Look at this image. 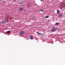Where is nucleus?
<instances>
[{
    "instance_id": "obj_7",
    "label": "nucleus",
    "mask_w": 65,
    "mask_h": 65,
    "mask_svg": "<svg viewBox=\"0 0 65 65\" xmlns=\"http://www.w3.org/2000/svg\"><path fill=\"white\" fill-rule=\"evenodd\" d=\"M30 39L31 40H32V39H33V36H30Z\"/></svg>"
},
{
    "instance_id": "obj_1",
    "label": "nucleus",
    "mask_w": 65,
    "mask_h": 65,
    "mask_svg": "<svg viewBox=\"0 0 65 65\" xmlns=\"http://www.w3.org/2000/svg\"><path fill=\"white\" fill-rule=\"evenodd\" d=\"M51 31L52 32L56 31V28L55 27H53L52 28V29L51 30Z\"/></svg>"
},
{
    "instance_id": "obj_2",
    "label": "nucleus",
    "mask_w": 65,
    "mask_h": 65,
    "mask_svg": "<svg viewBox=\"0 0 65 65\" xmlns=\"http://www.w3.org/2000/svg\"><path fill=\"white\" fill-rule=\"evenodd\" d=\"M20 34H21V35H22L24 34V32L23 31H21L20 32Z\"/></svg>"
},
{
    "instance_id": "obj_8",
    "label": "nucleus",
    "mask_w": 65,
    "mask_h": 65,
    "mask_svg": "<svg viewBox=\"0 0 65 65\" xmlns=\"http://www.w3.org/2000/svg\"><path fill=\"white\" fill-rule=\"evenodd\" d=\"M60 11L59 10H57V13H60Z\"/></svg>"
},
{
    "instance_id": "obj_13",
    "label": "nucleus",
    "mask_w": 65,
    "mask_h": 65,
    "mask_svg": "<svg viewBox=\"0 0 65 65\" xmlns=\"http://www.w3.org/2000/svg\"><path fill=\"white\" fill-rule=\"evenodd\" d=\"M49 18V17H48V16H47L45 17V18Z\"/></svg>"
},
{
    "instance_id": "obj_5",
    "label": "nucleus",
    "mask_w": 65,
    "mask_h": 65,
    "mask_svg": "<svg viewBox=\"0 0 65 65\" xmlns=\"http://www.w3.org/2000/svg\"><path fill=\"white\" fill-rule=\"evenodd\" d=\"M59 17H63V15H62V14H59Z\"/></svg>"
},
{
    "instance_id": "obj_4",
    "label": "nucleus",
    "mask_w": 65,
    "mask_h": 65,
    "mask_svg": "<svg viewBox=\"0 0 65 65\" xmlns=\"http://www.w3.org/2000/svg\"><path fill=\"white\" fill-rule=\"evenodd\" d=\"M24 3V2L23 1H20L19 2V4H23Z\"/></svg>"
},
{
    "instance_id": "obj_12",
    "label": "nucleus",
    "mask_w": 65,
    "mask_h": 65,
    "mask_svg": "<svg viewBox=\"0 0 65 65\" xmlns=\"http://www.w3.org/2000/svg\"><path fill=\"white\" fill-rule=\"evenodd\" d=\"M37 33H38V34H41L40 33H39L38 32H37Z\"/></svg>"
},
{
    "instance_id": "obj_3",
    "label": "nucleus",
    "mask_w": 65,
    "mask_h": 65,
    "mask_svg": "<svg viewBox=\"0 0 65 65\" xmlns=\"http://www.w3.org/2000/svg\"><path fill=\"white\" fill-rule=\"evenodd\" d=\"M24 9V8L20 7L19 9V10L20 11H23V10Z\"/></svg>"
},
{
    "instance_id": "obj_15",
    "label": "nucleus",
    "mask_w": 65,
    "mask_h": 65,
    "mask_svg": "<svg viewBox=\"0 0 65 65\" xmlns=\"http://www.w3.org/2000/svg\"><path fill=\"white\" fill-rule=\"evenodd\" d=\"M2 1V0H0V2H1Z\"/></svg>"
},
{
    "instance_id": "obj_6",
    "label": "nucleus",
    "mask_w": 65,
    "mask_h": 65,
    "mask_svg": "<svg viewBox=\"0 0 65 65\" xmlns=\"http://www.w3.org/2000/svg\"><path fill=\"white\" fill-rule=\"evenodd\" d=\"M6 32L7 33H10V32H10V31H6Z\"/></svg>"
},
{
    "instance_id": "obj_11",
    "label": "nucleus",
    "mask_w": 65,
    "mask_h": 65,
    "mask_svg": "<svg viewBox=\"0 0 65 65\" xmlns=\"http://www.w3.org/2000/svg\"><path fill=\"white\" fill-rule=\"evenodd\" d=\"M40 11H42H42H43V10L42 9L41 10H40Z\"/></svg>"
},
{
    "instance_id": "obj_10",
    "label": "nucleus",
    "mask_w": 65,
    "mask_h": 65,
    "mask_svg": "<svg viewBox=\"0 0 65 65\" xmlns=\"http://www.w3.org/2000/svg\"><path fill=\"white\" fill-rule=\"evenodd\" d=\"M59 23H56L55 24V25H59Z\"/></svg>"
},
{
    "instance_id": "obj_14",
    "label": "nucleus",
    "mask_w": 65,
    "mask_h": 65,
    "mask_svg": "<svg viewBox=\"0 0 65 65\" xmlns=\"http://www.w3.org/2000/svg\"><path fill=\"white\" fill-rule=\"evenodd\" d=\"M64 4V7H65V3H63Z\"/></svg>"
},
{
    "instance_id": "obj_9",
    "label": "nucleus",
    "mask_w": 65,
    "mask_h": 65,
    "mask_svg": "<svg viewBox=\"0 0 65 65\" xmlns=\"http://www.w3.org/2000/svg\"><path fill=\"white\" fill-rule=\"evenodd\" d=\"M5 22H1V24H5Z\"/></svg>"
},
{
    "instance_id": "obj_16",
    "label": "nucleus",
    "mask_w": 65,
    "mask_h": 65,
    "mask_svg": "<svg viewBox=\"0 0 65 65\" xmlns=\"http://www.w3.org/2000/svg\"><path fill=\"white\" fill-rule=\"evenodd\" d=\"M40 1H43V0H40Z\"/></svg>"
}]
</instances>
